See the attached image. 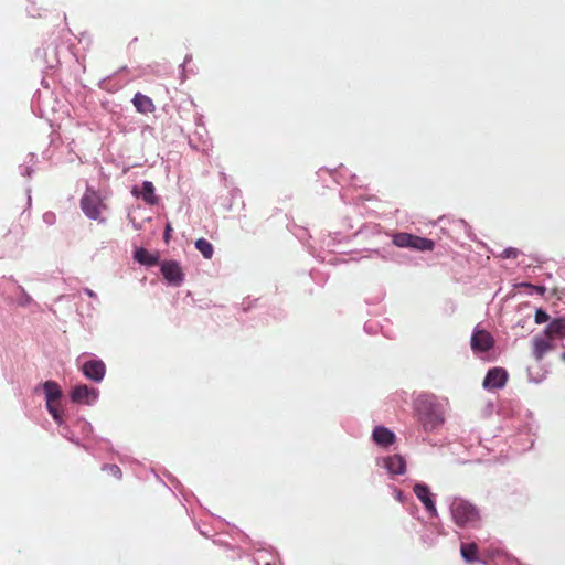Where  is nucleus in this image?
I'll use <instances>...</instances> for the list:
<instances>
[{
	"instance_id": "1",
	"label": "nucleus",
	"mask_w": 565,
	"mask_h": 565,
	"mask_svg": "<svg viewBox=\"0 0 565 565\" xmlns=\"http://www.w3.org/2000/svg\"><path fill=\"white\" fill-rule=\"evenodd\" d=\"M450 513L459 527H478L481 521L478 508L463 499L457 498L451 502Z\"/></svg>"
},
{
	"instance_id": "2",
	"label": "nucleus",
	"mask_w": 565,
	"mask_h": 565,
	"mask_svg": "<svg viewBox=\"0 0 565 565\" xmlns=\"http://www.w3.org/2000/svg\"><path fill=\"white\" fill-rule=\"evenodd\" d=\"M418 419L426 431L439 427L444 423V416L437 405L428 397H420L416 402Z\"/></svg>"
},
{
	"instance_id": "3",
	"label": "nucleus",
	"mask_w": 565,
	"mask_h": 565,
	"mask_svg": "<svg viewBox=\"0 0 565 565\" xmlns=\"http://www.w3.org/2000/svg\"><path fill=\"white\" fill-rule=\"evenodd\" d=\"M393 243L398 247L412 248L417 250H433L435 243L425 237H419L408 233H397L393 236Z\"/></svg>"
},
{
	"instance_id": "4",
	"label": "nucleus",
	"mask_w": 565,
	"mask_h": 565,
	"mask_svg": "<svg viewBox=\"0 0 565 565\" xmlns=\"http://www.w3.org/2000/svg\"><path fill=\"white\" fill-rule=\"evenodd\" d=\"M161 274L169 284L180 286L184 280V274L181 266L175 260H164L161 263Z\"/></svg>"
},
{
	"instance_id": "5",
	"label": "nucleus",
	"mask_w": 565,
	"mask_h": 565,
	"mask_svg": "<svg viewBox=\"0 0 565 565\" xmlns=\"http://www.w3.org/2000/svg\"><path fill=\"white\" fill-rule=\"evenodd\" d=\"M508 381V373L502 367H492L488 371L484 380L483 387L487 390L502 388Z\"/></svg>"
},
{
	"instance_id": "6",
	"label": "nucleus",
	"mask_w": 565,
	"mask_h": 565,
	"mask_svg": "<svg viewBox=\"0 0 565 565\" xmlns=\"http://www.w3.org/2000/svg\"><path fill=\"white\" fill-rule=\"evenodd\" d=\"M83 374L94 381L102 382L106 374V365L102 360H89L82 366Z\"/></svg>"
},
{
	"instance_id": "7",
	"label": "nucleus",
	"mask_w": 565,
	"mask_h": 565,
	"mask_svg": "<svg viewBox=\"0 0 565 565\" xmlns=\"http://www.w3.org/2000/svg\"><path fill=\"white\" fill-rule=\"evenodd\" d=\"M98 391L90 388L85 384L75 386L71 393L72 401L78 404H92L96 401Z\"/></svg>"
},
{
	"instance_id": "8",
	"label": "nucleus",
	"mask_w": 565,
	"mask_h": 565,
	"mask_svg": "<svg viewBox=\"0 0 565 565\" xmlns=\"http://www.w3.org/2000/svg\"><path fill=\"white\" fill-rule=\"evenodd\" d=\"M493 344L492 335L486 330H476L471 337V348L475 352H487Z\"/></svg>"
},
{
	"instance_id": "9",
	"label": "nucleus",
	"mask_w": 565,
	"mask_h": 565,
	"mask_svg": "<svg viewBox=\"0 0 565 565\" xmlns=\"http://www.w3.org/2000/svg\"><path fill=\"white\" fill-rule=\"evenodd\" d=\"M414 493L418 498V500L422 501L425 509L431 514H437V509L435 505L434 500L431 499V493L429 491V488L426 484L417 483L414 486Z\"/></svg>"
},
{
	"instance_id": "10",
	"label": "nucleus",
	"mask_w": 565,
	"mask_h": 565,
	"mask_svg": "<svg viewBox=\"0 0 565 565\" xmlns=\"http://www.w3.org/2000/svg\"><path fill=\"white\" fill-rule=\"evenodd\" d=\"M81 207L89 218H98V199L95 193H85L81 200Z\"/></svg>"
},
{
	"instance_id": "11",
	"label": "nucleus",
	"mask_w": 565,
	"mask_h": 565,
	"mask_svg": "<svg viewBox=\"0 0 565 565\" xmlns=\"http://www.w3.org/2000/svg\"><path fill=\"white\" fill-rule=\"evenodd\" d=\"M373 440L383 447H387L395 441V435L384 426H376L372 434Z\"/></svg>"
},
{
	"instance_id": "12",
	"label": "nucleus",
	"mask_w": 565,
	"mask_h": 565,
	"mask_svg": "<svg viewBox=\"0 0 565 565\" xmlns=\"http://www.w3.org/2000/svg\"><path fill=\"white\" fill-rule=\"evenodd\" d=\"M131 193L135 195V196H141L142 200L147 203V204H156L158 202V199L154 194V186L152 184V182L150 181H145L142 183V189L141 191H139L136 186L132 189Z\"/></svg>"
},
{
	"instance_id": "13",
	"label": "nucleus",
	"mask_w": 565,
	"mask_h": 565,
	"mask_svg": "<svg viewBox=\"0 0 565 565\" xmlns=\"http://www.w3.org/2000/svg\"><path fill=\"white\" fill-rule=\"evenodd\" d=\"M134 259L145 266H154L159 262V256L157 254L149 253L143 247H139L134 252Z\"/></svg>"
},
{
	"instance_id": "14",
	"label": "nucleus",
	"mask_w": 565,
	"mask_h": 565,
	"mask_svg": "<svg viewBox=\"0 0 565 565\" xmlns=\"http://www.w3.org/2000/svg\"><path fill=\"white\" fill-rule=\"evenodd\" d=\"M385 467L391 473L403 475L406 470V462L402 456L393 455L385 459Z\"/></svg>"
},
{
	"instance_id": "15",
	"label": "nucleus",
	"mask_w": 565,
	"mask_h": 565,
	"mask_svg": "<svg viewBox=\"0 0 565 565\" xmlns=\"http://www.w3.org/2000/svg\"><path fill=\"white\" fill-rule=\"evenodd\" d=\"M134 106L139 113L148 114L154 110L152 99L141 93H137L132 99Z\"/></svg>"
},
{
	"instance_id": "16",
	"label": "nucleus",
	"mask_w": 565,
	"mask_h": 565,
	"mask_svg": "<svg viewBox=\"0 0 565 565\" xmlns=\"http://www.w3.org/2000/svg\"><path fill=\"white\" fill-rule=\"evenodd\" d=\"M43 390L46 397V404H50L52 402H58L62 396V391L60 388V385L54 381H46L43 384Z\"/></svg>"
},
{
	"instance_id": "17",
	"label": "nucleus",
	"mask_w": 565,
	"mask_h": 565,
	"mask_svg": "<svg viewBox=\"0 0 565 565\" xmlns=\"http://www.w3.org/2000/svg\"><path fill=\"white\" fill-rule=\"evenodd\" d=\"M545 333L550 338L565 337V318L554 319L546 328Z\"/></svg>"
},
{
	"instance_id": "18",
	"label": "nucleus",
	"mask_w": 565,
	"mask_h": 565,
	"mask_svg": "<svg viewBox=\"0 0 565 565\" xmlns=\"http://www.w3.org/2000/svg\"><path fill=\"white\" fill-rule=\"evenodd\" d=\"M461 557L467 563H473L478 561V546L476 543H463L460 546Z\"/></svg>"
},
{
	"instance_id": "19",
	"label": "nucleus",
	"mask_w": 565,
	"mask_h": 565,
	"mask_svg": "<svg viewBox=\"0 0 565 565\" xmlns=\"http://www.w3.org/2000/svg\"><path fill=\"white\" fill-rule=\"evenodd\" d=\"M552 350V344L544 339H535L534 340V356L536 360H542L543 356Z\"/></svg>"
},
{
	"instance_id": "20",
	"label": "nucleus",
	"mask_w": 565,
	"mask_h": 565,
	"mask_svg": "<svg viewBox=\"0 0 565 565\" xmlns=\"http://www.w3.org/2000/svg\"><path fill=\"white\" fill-rule=\"evenodd\" d=\"M195 248L202 254V256L206 259H211L214 253L213 245L206 241L205 238H199L195 242Z\"/></svg>"
},
{
	"instance_id": "21",
	"label": "nucleus",
	"mask_w": 565,
	"mask_h": 565,
	"mask_svg": "<svg viewBox=\"0 0 565 565\" xmlns=\"http://www.w3.org/2000/svg\"><path fill=\"white\" fill-rule=\"evenodd\" d=\"M46 408L57 425H62L64 423L63 411L61 408L60 401L46 404Z\"/></svg>"
},
{
	"instance_id": "22",
	"label": "nucleus",
	"mask_w": 565,
	"mask_h": 565,
	"mask_svg": "<svg viewBox=\"0 0 565 565\" xmlns=\"http://www.w3.org/2000/svg\"><path fill=\"white\" fill-rule=\"evenodd\" d=\"M104 470L117 479L121 478V469L117 465H106L104 466Z\"/></svg>"
},
{
	"instance_id": "23",
	"label": "nucleus",
	"mask_w": 565,
	"mask_h": 565,
	"mask_svg": "<svg viewBox=\"0 0 565 565\" xmlns=\"http://www.w3.org/2000/svg\"><path fill=\"white\" fill-rule=\"evenodd\" d=\"M550 319V316L542 309H537L535 312L534 320L537 324L547 322Z\"/></svg>"
},
{
	"instance_id": "24",
	"label": "nucleus",
	"mask_w": 565,
	"mask_h": 565,
	"mask_svg": "<svg viewBox=\"0 0 565 565\" xmlns=\"http://www.w3.org/2000/svg\"><path fill=\"white\" fill-rule=\"evenodd\" d=\"M519 255V250L516 248L509 247L504 249L503 257L504 258H516Z\"/></svg>"
},
{
	"instance_id": "25",
	"label": "nucleus",
	"mask_w": 565,
	"mask_h": 565,
	"mask_svg": "<svg viewBox=\"0 0 565 565\" xmlns=\"http://www.w3.org/2000/svg\"><path fill=\"white\" fill-rule=\"evenodd\" d=\"M171 231V226L168 224L164 231V239L168 241L169 234Z\"/></svg>"
},
{
	"instance_id": "26",
	"label": "nucleus",
	"mask_w": 565,
	"mask_h": 565,
	"mask_svg": "<svg viewBox=\"0 0 565 565\" xmlns=\"http://www.w3.org/2000/svg\"><path fill=\"white\" fill-rule=\"evenodd\" d=\"M561 359L565 362V351L562 353Z\"/></svg>"
},
{
	"instance_id": "27",
	"label": "nucleus",
	"mask_w": 565,
	"mask_h": 565,
	"mask_svg": "<svg viewBox=\"0 0 565 565\" xmlns=\"http://www.w3.org/2000/svg\"><path fill=\"white\" fill-rule=\"evenodd\" d=\"M265 565H271L270 563H266Z\"/></svg>"
}]
</instances>
